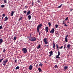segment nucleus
Segmentation results:
<instances>
[{
	"label": "nucleus",
	"instance_id": "obj_1",
	"mask_svg": "<svg viewBox=\"0 0 73 73\" xmlns=\"http://www.w3.org/2000/svg\"><path fill=\"white\" fill-rule=\"evenodd\" d=\"M29 39L31 41H35L36 40V38L35 37H30Z\"/></svg>",
	"mask_w": 73,
	"mask_h": 73
},
{
	"label": "nucleus",
	"instance_id": "obj_2",
	"mask_svg": "<svg viewBox=\"0 0 73 73\" xmlns=\"http://www.w3.org/2000/svg\"><path fill=\"white\" fill-rule=\"evenodd\" d=\"M42 26V25L41 24H40L37 27V32L38 33L39 32V29L40 28H41V26Z\"/></svg>",
	"mask_w": 73,
	"mask_h": 73
},
{
	"label": "nucleus",
	"instance_id": "obj_3",
	"mask_svg": "<svg viewBox=\"0 0 73 73\" xmlns=\"http://www.w3.org/2000/svg\"><path fill=\"white\" fill-rule=\"evenodd\" d=\"M22 51L24 53H26L27 52V49L25 48H23L22 49Z\"/></svg>",
	"mask_w": 73,
	"mask_h": 73
},
{
	"label": "nucleus",
	"instance_id": "obj_4",
	"mask_svg": "<svg viewBox=\"0 0 73 73\" xmlns=\"http://www.w3.org/2000/svg\"><path fill=\"white\" fill-rule=\"evenodd\" d=\"M43 41L44 42L45 44H48V40H47V38H44L43 39Z\"/></svg>",
	"mask_w": 73,
	"mask_h": 73
},
{
	"label": "nucleus",
	"instance_id": "obj_5",
	"mask_svg": "<svg viewBox=\"0 0 73 73\" xmlns=\"http://www.w3.org/2000/svg\"><path fill=\"white\" fill-rule=\"evenodd\" d=\"M58 55L56 56V58H60V57L59 56L60 55V51H58Z\"/></svg>",
	"mask_w": 73,
	"mask_h": 73
},
{
	"label": "nucleus",
	"instance_id": "obj_6",
	"mask_svg": "<svg viewBox=\"0 0 73 73\" xmlns=\"http://www.w3.org/2000/svg\"><path fill=\"white\" fill-rule=\"evenodd\" d=\"M7 62H8V60L7 59H6L3 62V65H4V66H5L6 65V64H7Z\"/></svg>",
	"mask_w": 73,
	"mask_h": 73
},
{
	"label": "nucleus",
	"instance_id": "obj_7",
	"mask_svg": "<svg viewBox=\"0 0 73 73\" xmlns=\"http://www.w3.org/2000/svg\"><path fill=\"white\" fill-rule=\"evenodd\" d=\"M55 35L57 37H58L59 36V33H58L57 31H56L55 32Z\"/></svg>",
	"mask_w": 73,
	"mask_h": 73
},
{
	"label": "nucleus",
	"instance_id": "obj_8",
	"mask_svg": "<svg viewBox=\"0 0 73 73\" xmlns=\"http://www.w3.org/2000/svg\"><path fill=\"white\" fill-rule=\"evenodd\" d=\"M54 28H52V30H51L50 31V32L52 33L53 34L54 33Z\"/></svg>",
	"mask_w": 73,
	"mask_h": 73
},
{
	"label": "nucleus",
	"instance_id": "obj_9",
	"mask_svg": "<svg viewBox=\"0 0 73 73\" xmlns=\"http://www.w3.org/2000/svg\"><path fill=\"white\" fill-rule=\"evenodd\" d=\"M48 29H49V28L48 27H45V30L47 33L48 32Z\"/></svg>",
	"mask_w": 73,
	"mask_h": 73
},
{
	"label": "nucleus",
	"instance_id": "obj_10",
	"mask_svg": "<svg viewBox=\"0 0 73 73\" xmlns=\"http://www.w3.org/2000/svg\"><path fill=\"white\" fill-rule=\"evenodd\" d=\"M49 53L50 54L49 55V57H50L51 56H52L53 55V51H51L50 52H49Z\"/></svg>",
	"mask_w": 73,
	"mask_h": 73
},
{
	"label": "nucleus",
	"instance_id": "obj_11",
	"mask_svg": "<svg viewBox=\"0 0 73 73\" xmlns=\"http://www.w3.org/2000/svg\"><path fill=\"white\" fill-rule=\"evenodd\" d=\"M32 68H33V66L32 65H30L29 68V70H32Z\"/></svg>",
	"mask_w": 73,
	"mask_h": 73
},
{
	"label": "nucleus",
	"instance_id": "obj_12",
	"mask_svg": "<svg viewBox=\"0 0 73 73\" xmlns=\"http://www.w3.org/2000/svg\"><path fill=\"white\" fill-rule=\"evenodd\" d=\"M68 36V35H67L66 37L65 40L66 42H67L68 40V38H67V37Z\"/></svg>",
	"mask_w": 73,
	"mask_h": 73
},
{
	"label": "nucleus",
	"instance_id": "obj_13",
	"mask_svg": "<svg viewBox=\"0 0 73 73\" xmlns=\"http://www.w3.org/2000/svg\"><path fill=\"white\" fill-rule=\"evenodd\" d=\"M8 17H5V19L4 20V21H7V20H8Z\"/></svg>",
	"mask_w": 73,
	"mask_h": 73
},
{
	"label": "nucleus",
	"instance_id": "obj_14",
	"mask_svg": "<svg viewBox=\"0 0 73 73\" xmlns=\"http://www.w3.org/2000/svg\"><path fill=\"white\" fill-rule=\"evenodd\" d=\"M70 48V44H68L67 46V47H66V48H68V49H69V48Z\"/></svg>",
	"mask_w": 73,
	"mask_h": 73
},
{
	"label": "nucleus",
	"instance_id": "obj_15",
	"mask_svg": "<svg viewBox=\"0 0 73 73\" xmlns=\"http://www.w3.org/2000/svg\"><path fill=\"white\" fill-rule=\"evenodd\" d=\"M13 14H14V11H12L11 13V16H13Z\"/></svg>",
	"mask_w": 73,
	"mask_h": 73
},
{
	"label": "nucleus",
	"instance_id": "obj_16",
	"mask_svg": "<svg viewBox=\"0 0 73 73\" xmlns=\"http://www.w3.org/2000/svg\"><path fill=\"white\" fill-rule=\"evenodd\" d=\"M30 14V11H28L27 13V14L26 15V16H28Z\"/></svg>",
	"mask_w": 73,
	"mask_h": 73
},
{
	"label": "nucleus",
	"instance_id": "obj_17",
	"mask_svg": "<svg viewBox=\"0 0 73 73\" xmlns=\"http://www.w3.org/2000/svg\"><path fill=\"white\" fill-rule=\"evenodd\" d=\"M38 70H39V72H42V70H41V68H38Z\"/></svg>",
	"mask_w": 73,
	"mask_h": 73
},
{
	"label": "nucleus",
	"instance_id": "obj_18",
	"mask_svg": "<svg viewBox=\"0 0 73 73\" xmlns=\"http://www.w3.org/2000/svg\"><path fill=\"white\" fill-rule=\"evenodd\" d=\"M41 48V45L39 44L37 46V49H39V48Z\"/></svg>",
	"mask_w": 73,
	"mask_h": 73
},
{
	"label": "nucleus",
	"instance_id": "obj_19",
	"mask_svg": "<svg viewBox=\"0 0 73 73\" xmlns=\"http://www.w3.org/2000/svg\"><path fill=\"white\" fill-rule=\"evenodd\" d=\"M28 17L29 20H30L31 19V16L30 15H29L28 16Z\"/></svg>",
	"mask_w": 73,
	"mask_h": 73
},
{
	"label": "nucleus",
	"instance_id": "obj_20",
	"mask_svg": "<svg viewBox=\"0 0 73 73\" xmlns=\"http://www.w3.org/2000/svg\"><path fill=\"white\" fill-rule=\"evenodd\" d=\"M68 66H65L64 67V69L65 70H66L68 69Z\"/></svg>",
	"mask_w": 73,
	"mask_h": 73
},
{
	"label": "nucleus",
	"instance_id": "obj_21",
	"mask_svg": "<svg viewBox=\"0 0 73 73\" xmlns=\"http://www.w3.org/2000/svg\"><path fill=\"white\" fill-rule=\"evenodd\" d=\"M56 47L57 49L58 50V48H59V47H58V44H57L56 45Z\"/></svg>",
	"mask_w": 73,
	"mask_h": 73
},
{
	"label": "nucleus",
	"instance_id": "obj_22",
	"mask_svg": "<svg viewBox=\"0 0 73 73\" xmlns=\"http://www.w3.org/2000/svg\"><path fill=\"white\" fill-rule=\"evenodd\" d=\"M3 42V40H2V39L1 38L0 39V44H1V43Z\"/></svg>",
	"mask_w": 73,
	"mask_h": 73
},
{
	"label": "nucleus",
	"instance_id": "obj_23",
	"mask_svg": "<svg viewBox=\"0 0 73 73\" xmlns=\"http://www.w3.org/2000/svg\"><path fill=\"white\" fill-rule=\"evenodd\" d=\"M53 48L54 49H55V44H54V43H53Z\"/></svg>",
	"mask_w": 73,
	"mask_h": 73
},
{
	"label": "nucleus",
	"instance_id": "obj_24",
	"mask_svg": "<svg viewBox=\"0 0 73 73\" xmlns=\"http://www.w3.org/2000/svg\"><path fill=\"white\" fill-rule=\"evenodd\" d=\"M4 7H5V5H1V8H3Z\"/></svg>",
	"mask_w": 73,
	"mask_h": 73
},
{
	"label": "nucleus",
	"instance_id": "obj_25",
	"mask_svg": "<svg viewBox=\"0 0 73 73\" xmlns=\"http://www.w3.org/2000/svg\"><path fill=\"white\" fill-rule=\"evenodd\" d=\"M42 65H43V64H42V63H40L39 64V66H40L41 67Z\"/></svg>",
	"mask_w": 73,
	"mask_h": 73
},
{
	"label": "nucleus",
	"instance_id": "obj_26",
	"mask_svg": "<svg viewBox=\"0 0 73 73\" xmlns=\"http://www.w3.org/2000/svg\"><path fill=\"white\" fill-rule=\"evenodd\" d=\"M19 68H20V67H19V66H18L16 67L15 69L16 70H17V69H19Z\"/></svg>",
	"mask_w": 73,
	"mask_h": 73
},
{
	"label": "nucleus",
	"instance_id": "obj_27",
	"mask_svg": "<svg viewBox=\"0 0 73 73\" xmlns=\"http://www.w3.org/2000/svg\"><path fill=\"white\" fill-rule=\"evenodd\" d=\"M48 24L49 25V27H50L51 26V23L50 22H49L48 23Z\"/></svg>",
	"mask_w": 73,
	"mask_h": 73
},
{
	"label": "nucleus",
	"instance_id": "obj_28",
	"mask_svg": "<svg viewBox=\"0 0 73 73\" xmlns=\"http://www.w3.org/2000/svg\"><path fill=\"white\" fill-rule=\"evenodd\" d=\"M4 60L3 58H2L1 59H0V62H1L2 61Z\"/></svg>",
	"mask_w": 73,
	"mask_h": 73
},
{
	"label": "nucleus",
	"instance_id": "obj_29",
	"mask_svg": "<svg viewBox=\"0 0 73 73\" xmlns=\"http://www.w3.org/2000/svg\"><path fill=\"white\" fill-rule=\"evenodd\" d=\"M62 4L60 5V6H59V7H58V8H61V6H62Z\"/></svg>",
	"mask_w": 73,
	"mask_h": 73
},
{
	"label": "nucleus",
	"instance_id": "obj_30",
	"mask_svg": "<svg viewBox=\"0 0 73 73\" xmlns=\"http://www.w3.org/2000/svg\"><path fill=\"white\" fill-rule=\"evenodd\" d=\"M22 19H23V18H22V17H21V18H19V21H20V20H22Z\"/></svg>",
	"mask_w": 73,
	"mask_h": 73
},
{
	"label": "nucleus",
	"instance_id": "obj_31",
	"mask_svg": "<svg viewBox=\"0 0 73 73\" xmlns=\"http://www.w3.org/2000/svg\"><path fill=\"white\" fill-rule=\"evenodd\" d=\"M3 17H5V14H3L2 15Z\"/></svg>",
	"mask_w": 73,
	"mask_h": 73
},
{
	"label": "nucleus",
	"instance_id": "obj_32",
	"mask_svg": "<svg viewBox=\"0 0 73 73\" xmlns=\"http://www.w3.org/2000/svg\"><path fill=\"white\" fill-rule=\"evenodd\" d=\"M55 27L56 28H57V27H58V25H55Z\"/></svg>",
	"mask_w": 73,
	"mask_h": 73
},
{
	"label": "nucleus",
	"instance_id": "obj_33",
	"mask_svg": "<svg viewBox=\"0 0 73 73\" xmlns=\"http://www.w3.org/2000/svg\"><path fill=\"white\" fill-rule=\"evenodd\" d=\"M16 38H17V37H15L13 38V40H16Z\"/></svg>",
	"mask_w": 73,
	"mask_h": 73
},
{
	"label": "nucleus",
	"instance_id": "obj_34",
	"mask_svg": "<svg viewBox=\"0 0 73 73\" xmlns=\"http://www.w3.org/2000/svg\"><path fill=\"white\" fill-rule=\"evenodd\" d=\"M66 23V22H65V21H63V24H65Z\"/></svg>",
	"mask_w": 73,
	"mask_h": 73
},
{
	"label": "nucleus",
	"instance_id": "obj_35",
	"mask_svg": "<svg viewBox=\"0 0 73 73\" xmlns=\"http://www.w3.org/2000/svg\"><path fill=\"white\" fill-rule=\"evenodd\" d=\"M3 29V27H2V26L1 25L0 26V29Z\"/></svg>",
	"mask_w": 73,
	"mask_h": 73
},
{
	"label": "nucleus",
	"instance_id": "obj_36",
	"mask_svg": "<svg viewBox=\"0 0 73 73\" xmlns=\"http://www.w3.org/2000/svg\"><path fill=\"white\" fill-rule=\"evenodd\" d=\"M4 3H7V0H5L4 1Z\"/></svg>",
	"mask_w": 73,
	"mask_h": 73
},
{
	"label": "nucleus",
	"instance_id": "obj_37",
	"mask_svg": "<svg viewBox=\"0 0 73 73\" xmlns=\"http://www.w3.org/2000/svg\"><path fill=\"white\" fill-rule=\"evenodd\" d=\"M68 19V17H67V18H66V19H65V20L66 21V20H67Z\"/></svg>",
	"mask_w": 73,
	"mask_h": 73
},
{
	"label": "nucleus",
	"instance_id": "obj_38",
	"mask_svg": "<svg viewBox=\"0 0 73 73\" xmlns=\"http://www.w3.org/2000/svg\"><path fill=\"white\" fill-rule=\"evenodd\" d=\"M62 48H63V46H61L60 47H59V49H62Z\"/></svg>",
	"mask_w": 73,
	"mask_h": 73
},
{
	"label": "nucleus",
	"instance_id": "obj_39",
	"mask_svg": "<svg viewBox=\"0 0 73 73\" xmlns=\"http://www.w3.org/2000/svg\"><path fill=\"white\" fill-rule=\"evenodd\" d=\"M37 2H38L39 3H40V1H39V0H38L37 1Z\"/></svg>",
	"mask_w": 73,
	"mask_h": 73
},
{
	"label": "nucleus",
	"instance_id": "obj_40",
	"mask_svg": "<svg viewBox=\"0 0 73 73\" xmlns=\"http://www.w3.org/2000/svg\"><path fill=\"white\" fill-rule=\"evenodd\" d=\"M24 13H27V11H24Z\"/></svg>",
	"mask_w": 73,
	"mask_h": 73
},
{
	"label": "nucleus",
	"instance_id": "obj_41",
	"mask_svg": "<svg viewBox=\"0 0 73 73\" xmlns=\"http://www.w3.org/2000/svg\"><path fill=\"white\" fill-rule=\"evenodd\" d=\"M57 66H58L57 65H55L54 66L55 68H57Z\"/></svg>",
	"mask_w": 73,
	"mask_h": 73
},
{
	"label": "nucleus",
	"instance_id": "obj_42",
	"mask_svg": "<svg viewBox=\"0 0 73 73\" xmlns=\"http://www.w3.org/2000/svg\"><path fill=\"white\" fill-rule=\"evenodd\" d=\"M64 26H66V27H68V26L67 25H66V23H65V24H64Z\"/></svg>",
	"mask_w": 73,
	"mask_h": 73
},
{
	"label": "nucleus",
	"instance_id": "obj_43",
	"mask_svg": "<svg viewBox=\"0 0 73 73\" xmlns=\"http://www.w3.org/2000/svg\"><path fill=\"white\" fill-rule=\"evenodd\" d=\"M5 49H4V50H3V52H5Z\"/></svg>",
	"mask_w": 73,
	"mask_h": 73
},
{
	"label": "nucleus",
	"instance_id": "obj_44",
	"mask_svg": "<svg viewBox=\"0 0 73 73\" xmlns=\"http://www.w3.org/2000/svg\"><path fill=\"white\" fill-rule=\"evenodd\" d=\"M40 34H41V32H40L39 33V35H40Z\"/></svg>",
	"mask_w": 73,
	"mask_h": 73
},
{
	"label": "nucleus",
	"instance_id": "obj_45",
	"mask_svg": "<svg viewBox=\"0 0 73 73\" xmlns=\"http://www.w3.org/2000/svg\"><path fill=\"white\" fill-rule=\"evenodd\" d=\"M16 61H17L16 60H15V62H16Z\"/></svg>",
	"mask_w": 73,
	"mask_h": 73
},
{
	"label": "nucleus",
	"instance_id": "obj_46",
	"mask_svg": "<svg viewBox=\"0 0 73 73\" xmlns=\"http://www.w3.org/2000/svg\"><path fill=\"white\" fill-rule=\"evenodd\" d=\"M32 5H33V2H32Z\"/></svg>",
	"mask_w": 73,
	"mask_h": 73
},
{
	"label": "nucleus",
	"instance_id": "obj_47",
	"mask_svg": "<svg viewBox=\"0 0 73 73\" xmlns=\"http://www.w3.org/2000/svg\"><path fill=\"white\" fill-rule=\"evenodd\" d=\"M72 11V9H70V11H71H71Z\"/></svg>",
	"mask_w": 73,
	"mask_h": 73
},
{
	"label": "nucleus",
	"instance_id": "obj_48",
	"mask_svg": "<svg viewBox=\"0 0 73 73\" xmlns=\"http://www.w3.org/2000/svg\"><path fill=\"white\" fill-rule=\"evenodd\" d=\"M3 18H4V17H2V19H3Z\"/></svg>",
	"mask_w": 73,
	"mask_h": 73
},
{
	"label": "nucleus",
	"instance_id": "obj_49",
	"mask_svg": "<svg viewBox=\"0 0 73 73\" xmlns=\"http://www.w3.org/2000/svg\"><path fill=\"white\" fill-rule=\"evenodd\" d=\"M64 49H65V47H64Z\"/></svg>",
	"mask_w": 73,
	"mask_h": 73
},
{
	"label": "nucleus",
	"instance_id": "obj_50",
	"mask_svg": "<svg viewBox=\"0 0 73 73\" xmlns=\"http://www.w3.org/2000/svg\"><path fill=\"white\" fill-rule=\"evenodd\" d=\"M69 23V22H68V23Z\"/></svg>",
	"mask_w": 73,
	"mask_h": 73
}]
</instances>
